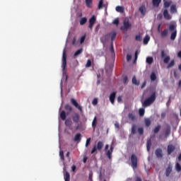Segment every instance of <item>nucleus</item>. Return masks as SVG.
Here are the masks:
<instances>
[{"label":"nucleus","instance_id":"obj_25","mask_svg":"<svg viewBox=\"0 0 181 181\" xmlns=\"http://www.w3.org/2000/svg\"><path fill=\"white\" fill-rule=\"evenodd\" d=\"M128 118L131 121H135V119H136V117H135V115L134 113H129Z\"/></svg>","mask_w":181,"mask_h":181},{"label":"nucleus","instance_id":"obj_64","mask_svg":"<svg viewBox=\"0 0 181 181\" xmlns=\"http://www.w3.org/2000/svg\"><path fill=\"white\" fill-rule=\"evenodd\" d=\"M177 56L180 57V59H181V51L178 52Z\"/></svg>","mask_w":181,"mask_h":181},{"label":"nucleus","instance_id":"obj_4","mask_svg":"<svg viewBox=\"0 0 181 181\" xmlns=\"http://www.w3.org/2000/svg\"><path fill=\"white\" fill-rule=\"evenodd\" d=\"M169 30H170V32H172L170 35V40H175V39H176V36H177V30H176V25L175 24L170 25Z\"/></svg>","mask_w":181,"mask_h":181},{"label":"nucleus","instance_id":"obj_38","mask_svg":"<svg viewBox=\"0 0 181 181\" xmlns=\"http://www.w3.org/2000/svg\"><path fill=\"white\" fill-rule=\"evenodd\" d=\"M132 134L133 135H135V134H136V124H133L132 127Z\"/></svg>","mask_w":181,"mask_h":181},{"label":"nucleus","instance_id":"obj_1","mask_svg":"<svg viewBox=\"0 0 181 181\" xmlns=\"http://www.w3.org/2000/svg\"><path fill=\"white\" fill-rule=\"evenodd\" d=\"M156 100V92H153L150 97L146 98V100L142 103V106L144 108H146V107H149L150 105H152L153 103H155Z\"/></svg>","mask_w":181,"mask_h":181},{"label":"nucleus","instance_id":"obj_13","mask_svg":"<svg viewBox=\"0 0 181 181\" xmlns=\"http://www.w3.org/2000/svg\"><path fill=\"white\" fill-rule=\"evenodd\" d=\"M123 25L124 26L121 27V30H128V29L131 28V24H129V22L128 21H124Z\"/></svg>","mask_w":181,"mask_h":181},{"label":"nucleus","instance_id":"obj_39","mask_svg":"<svg viewBox=\"0 0 181 181\" xmlns=\"http://www.w3.org/2000/svg\"><path fill=\"white\" fill-rule=\"evenodd\" d=\"M164 2V8H169L170 6L172 1H167L166 0L163 1Z\"/></svg>","mask_w":181,"mask_h":181},{"label":"nucleus","instance_id":"obj_57","mask_svg":"<svg viewBox=\"0 0 181 181\" xmlns=\"http://www.w3.org/2000/svg\"><path fill=\"white\" fill-rule=\"evenodd\" d=\"M127 81H128V76H124V77L123 78V83H124V84H127Z\"/></svg>","mask_w":181,"mask_h":181},{"label":"nucleus","instance_id":"obj_6","mask_svg":"<svg viewBox=\"0 0 181 181\" xmlns=\"http://www.w3.org/2000/svg\"><path fill=\"white\" fill-rule=\"evenodd\" d=\"M104 148V143L103 141H99L96 146H94L91 151V153H94L96 151H101Z\"/></svg>","mask_w":181,"mask_h":181},{"label":"nucleus","instance_id":"obj_37","mask_svg":"<svg viewBox=\"0 0 181 181\" xmlns=\"http://www.w3.org/2000/svg\"><path fill=\"white\" fill-rule=\"evenodd\" d=\"M173 66H175V59L170 61V62L167 66V69H171V67H173Z\"/></svg>","mask_w":181,"mask_h":181},{"label":"nucleus","instance_id":"obj_44","mask_svg":"<svg viewBox=\"0 0 181 181\" xmlns=\"http://www.w3.org/2000/svg\"><path fill=\"white\" fill-rule=\"evenodd\" d=\"M159 131H160V125H158L154 128L153 132L154 134H158V132H159Z\"/></svg>","mask_w":181,"mask_h":181},{"label":"nucleus","instance_id":"obj_21","mask_svg":"<svg viewBox=\"0 0 181 181\" xmlns=\"http://www.w3.org/2000/svg\"><path fill=\"white\" fill-rule=\"evenodd\" d=\"M64 179L65 181H70V173L68 171L64 173Z\"/></svg>","mask_w":181,"mask_h":181},{"label":"nucleus","instance_id":"obj_16","mask_svg":"<svg viewBox=\"0 0 181 181\" xmlns=\"http://www.w3.org/2000/svg\"><path fill=\"white\" fill-rule=\"evenodd\" d=\"M110 37H111V34L107 33V35H105L104 37H102L100 40L101 42H103V43H105L106 42H108L110 40Z\"/></svg>","mask_w":181,"mask_h":181},{"label":"nucleus","instance_id":"obj_2","mask_svg":"<svg viewBox=\"0 0 181 181\" xmlns=\"http://www.w3.org/2000/svg\"><path fill=\"white\" fill-rule=\"evenodd\" d=\"M64 110L65 111L62 110L59 115V117L61 119H62V121H66L67 115H70V114H71V111H73V107H71V105L66 104L64 105Z\"/></svg>","mask_w":181,"mask_h":181},{"label":"nucleus","instance_id":"obj_52","mask_svg":"<svg viewBox=\"0 0 181 181\" xmlns=\"http://www.w3.org/2000/svg\"><path fill=\"white\" fill-rule=\"evenodd\" d=\"M84 40H86V35H83L81 37V40H80L81 45H83V43H84Z\"/></svg>","mask_w":181,"mask_h":181},{"label":"nucleus","instance_id":"obj_23","mask_svg":"<svg viewBox=\"0 0 181 181\" xmlns=\"http://www.w3.org/2000/svg\"><path fill=\"white\" fill-rule=\"evenodd\" d=\"M74 142H77L78 141H81V134L77 133L74 139Z\"/></svg>","mask_w":181,"mask_h":181},{"label":"nucleus","instance_id":"obj_17","mask_svg":"<svg viewBox=\"0 0 181 181\" xmlns=\"http://www.w3.org/2000/svg\"><path fill=\"white\" fill-rule=\"evenodd\" d=\"M155 154L158 158L163 157V153L162 149H160V148H157L156 150Z\"/></svg>","mask_w":181,"mask_h":181},{"label":"nucleus","instance_id":"obj_54","mask_svg":"<svg viewBox=\"0 0 181 181\" xmlns=\"http://www.w3.org/2000/svg\"><path fill=\"white\" fill-rule=\"evenodd\" d=\"M119 23V20H118V18L115 19V20L113 21V25H118Z\"/></svg>","mask_w":181,"mask_h":181},{"label":"nucleus","instance_id":"obj_42","mask_svg":"<svg viewBox=\"0 0 181 181\" xmlns=\"http://www.w3.org/2000/svg\"><path fill=\"white\" fill-rule=\"evenodd\" d=\"M144 122H145V124H146V127H151V119H144Z\"/></svg>","mask_w":181,"mask_h":181},{"label":"nucleus","instance_id":"obj_14","mask_svg":"<svg viewBox=\"0 0 181 181\" xmlns=\"http://www.w3.org/2000/svg\"><path fill=\"white\" fill-rule=\"evenodd\" d=\"M176 147L175 146L170 144L168 146V155H171L173 152H174Z\"/></svg>","mask_w":181,"mask_h":181},{"label":"nucleus","instance_id":"obj_36","mask_svg":"<svg viewBox=\"0 0 181 181\" xmlns=\"http://www.w3.org/2000/svg\"><path fill=\"white\" fill-rule=\"evenodd\" d=\"M146 63H148V64H152V63H153V57H147Z\"/></svg>","mask_w":181,"mask_h":181},{"label":"nucleus","instance_id":"obj_11","mask_svg":"<svg viewBox=\"0 0 181 181\" xmlns=\"http://www.w3.org/2000/svg\"><path fill=\"white\" fill-rule=\"evenodd\" d=\"M95 16H93L90 19H89V25L88 28L90 29V30H93V26H94V23H95Z\"/></svg>","mask_w":181,"mask_h":181},{"label":"nucleus","instance_id":"obj_31","mask_svg":"<svg viewBox=\"0 0 181 181\" xmlns=\"http://www.w3.org/2000/svg\"><path fill=\"white\" fill-rule=\"evenodd\" d=\"M96 127H97V117H95L92 122V127L93 129H95Z\"/></svg>","mask_w":181,"mask_h":181},{"label":"nucleus","instance_id":"obj_53","mask_svg":"<svg viewBox=\"0 0 181 181\" xmlns=\"http://www.w3.org/2000/svg\"><path fill=\"white\" fill-rule=\"evenodd\" d=\"M92 104L93 105H97V104H98V100H97V98L93 99V100L92 101Z\"/></svg>","mask_w":181,"mask_h":181},{"label":"nucleus","instance_id":"obj_8","mask_svg":"<svg viewBox=\"0 0 181 181\" xmlns=\"http://www.w3.org/2000/svg\"><path fill=\"white\" fill-rule=\"evenodd\" d=\"M67 54H66V49H64L62 54V70L64 71L66 70V66H67Z\"/></svg>","mask_w":181,"mask_h":181},{"label":"nucleus","instance_id":"obj_19","mask_svg":"<svg viewBox=\"0 0 181 181\" xmlns=\"http://www.w3.org/2000/svg\"><path fill=\"white\" fill-rule=\"evenodd\" d=\"M160 2H162V0H152L153 6L154 8H158Z\"/></svg>","mask_w":181,"mask_h":181},{"label":"nucleus","instance_id":"obj_30","mask_svg":"<svg viewBox=\"0 0 181 181\" xmlns=\"http://www.w3.org/2000/svg\"><path fill=\"white\" fill-rule=\"evenodd\" d=\"M149 40H151V37H149V35H146L144 38V44L148 45Z\"/></svg>","mask_w":181,"mask_h":181},{"label":"nucleus","instance_id":"obj_7","mask_svg":"<svg viewBox=\"0 0 181 181\" xmlns=\"http://www.w3.org/2000/svg\"><path fill=\"white\" fill-rule=\"evenodd\" d=\"M109 145L106 144L105 147V150L106 151V156H107L108 159H111L112 152L114 151V146H111L110 150H108Z\"/></svg>","mask_w":181,"mask_h":181},{"label":"nucleus","instance_id":"obj_61","mask_svg":"<svg viewBox=\"0 0 181 181\" xmlns=\"http://www.w3.org/2000/svg\"><path fill=\"white\" fill-rule=\"evenodd\" d=\"M66 158H68V159L70 160V152H69V151H68V152L66 153Z\"/></svg>","mask_w":181,"mask_h":181},{"label":"nucleus","instance_id":"obj_63","mask_svg":"<svg viewBox=\"0 0 181 181\" xmlns=\"http://www.w3.org/2000/svg\"><path fill=\"white\" fill-rule=\"evenodd\" d=\"M135 181H142V178H141L140 177H137Z\"/></svg>","mask_w":181,"mask_h":181},{"label":"nucleus","instance_id":"obj_40","mask_svg":"<svg viewBox=\"0 0 181 181\" xmlns=\"http://www.w3.org/2000/svg\"><path fill=\"white\" fill-rule=\"evenodd\" d=\"M139 114L140 117H144V115H145V109L140 108L139 110Z\"/></svg>","mask_w":181,"mask_h":181},{"label":"nucleus","instance_id":"obj_55","mask_svg":"<svg viewBox=\"0 0 181 181\" xmlns=\"http://www.w3.org/2000/svg\"><path fill=\"white\" fill-rule=\"evenodd\" d=\"M110 52H111V53L115 54V53H114V45H113L112 42L111 46H110Z\"/></svg>","mask_w":181,"mask_h":181},{"label":"nucleus","instance_id":"obj_47","mask_svg":"<svg viewBox=\"0 0 181 181\" xmlns=\"http://www.w3.org/2000/svg\"><path fill=\"white\" fill-rule=\"evenodd\" d=\"M59 156L62 160H64V152L63 151H59Z\"/></svg>","mask_w":181,"mask_h":181},{"label":"nucleus","instance_id":"obj_33","mask_svg":"<svg viewBox=\"0 0 181 181\" xmlns=\"http://www.w3.org/2000/svg\"><path fill=\"white\" fill-rule=\"evenodd\" d=\"M150 78H151V81H156V74H155V72H152L151 74Z\"/></svg>","mask_w":181,"mask_h":181},{"label":"nucleus","instance_id":"obj_41","mask_svg":"<svg viewBox=\"0 0 181 181\" xmlns=\"http://www.w3.org/2000/svg\"><path fill=\"white\" fill-rule=\"evenodd\" d=\"M175 170L177 172H181V165L179 163H176L175 164Z\"/></svg>","mask_w":181,"mask_h":181},{"label":"nucleus","instance_id":"obj_9","mask_svg":"<svg viewBox=\"0 0 181 181\" xmlns=\"http://www.w3.org/2000/svg\"><path fill=\"white\" fill-rule=\"evenodd\" d=\"M161 59H163V63L165 64H168V63L170 62V56L166 54V52H165V50L161 51Z\"/></svg>","mask_w":181,"mask_h":181},{"label":"nucleus","instance_id":"obj_59","mask_svg":"<svg viewBox=\"0 0 181 181\" xmlns=\"http://www.w3.org/2000/svg\"><path fill=\"white\" fill-rule=\"evenodd\" d=\"M162 18H163V16H162L161 13H160V14H158V15L157 16V18L159 19L160 21V19H162Z\"/></svg>","mask_w":181,"mask_h":181},{"label":"nucleus","instance_id":"obj_12","mask_svg":"<svg viewBox=\"0 0 181 181\" xmlns=\"http://www.w3.org/2000/svg\"><path fill=\"white\" fill-rule=\"evenodd\" d=\"M163 15L164 19H165L166 21H170V19H172V16L169 14V11H168V9L164 10Z\"/></svg>","mask_w":181,"mask_h":181},{"label":"nucleus","instance_id":"obj_50","mask_svg":"<svg viewBox=\"0 0 181 181\" xmlns=\"http://www.w3.org/2000/svg\"><path fill=\"white\" fill-rule=\"evenodd\" d=\"M90 142H91V138H88L86 139V148L88 146V145H90Z\"/></svg>","mask_w":181,"mask_h":181},{"label":"nucleus","instance_id":"obj_22","mask_svg":"<svg viewBox=\"0 0 181 181\" xmlns=\"http://www.w3.org/2000/svg\"><path fill=\"white\" fill-rule=\"evenodd\" d=\"M139 11L141 12V15H145V13H146V8L145 6H140Z\"/></svg>","mask_w":181,"mask_h":181},{"label":"nucleus","instance_id":"obj_45","mask_svg":"<svg viewBox=\"0 0 181 181\" xmlns=\"http://www.w3.org/2000/svg\"><path fill=\"white\" fill-rule=\"evenodd\" d=\"M165 136H169L170 135V127H168L165 131Z\"/></svg>","mask_w":181,"mask_h":181},{"label":"nucleus","instance_id":"obj_27","mask_svg":"<svg viewBox=\"0 0 181 181\" xmlns=\"http://www.w3.org/2000/svg\"><path fill=\"white\" fill-rule=\"evenodd\" d=\"M110 37H111V40H112V42H114V40H115V37H117V33L112 32V33H110Z\"/></svg>","mask_w":181,"mask_h":181},{"label":"nucleus","instance_id":"obj_10","mask_svg":"<svg viewBox=\"0 0 181 181\" xmlns=\"http://www.w3.org/2000/svg\"><path fill=\"white\" fill-rule=\"evenodd\" d=\"M71 103L72 105L76 107L80 111L81 114H83V107L78 105V103H77V100H75L74 98H71Z\"/></svg>","mask_w":181,"mask_h":181},{"label":"nucleus","instance_id":"obj_34","mask_svg":"<svg viewBox=\"0 0 181 181\" xmlns=\"http://www.w3.org/2000/svg\"><path fill=\"white\" fill-rule=\"evenodd\" d=\"M168 33H169V31L168 30V29H165V30H163V32H161L160 35H161L162 37H166V36H168Z\"/></svg>","mask_w":181,"mask_h":181},{"label":"nucleus","instance_id":"obj_58","mask_svg":"<svg viewBox=\"0 0 181 181\" xmlns=\"http://www.w3.org/2000/svg\"><path fill=\"white\" fill-rule=\"evenodd\" d=\"M115 128H117V129H119V123H118L117 122H116L115 123Z\"/></svg>","mask_w":181,"mask_h":181},{"label":"nucleus","instance_id":"obj_15","mask_svg":"<svg viewBox=\"0 0 181 181\" xmlns=\"http://www.w3.org/2000/svg\"><path fill=\"white\" fill-rule=\"evenodd\" d=\"M65 125L66 127H68L69 129H73L71 127V125H73V121H71V119H65Z\"/></svg>","mask_w":181,"mask_h":181},{"label":"nucleus","instance_id":"obj_48","mask_svg":"<svg viewBox=\"0 0 181 181\" xmlns=\"http://www.w3.org/2000/svg\"><path fill=\"white\" fill-rule=\"evenodd\" d=\"M135 40H137V42H141L142 41V37L141 36V35H136Z\"/></svg>","mask_w":181,"mask_h":181},{"label":"nucleus","instance_id":"obj_49","mask_svg":"<svg viewBox=\"0 0 181 181\" xmlns=\"http://www.w3.org/2000/svg\"><path fill=\"white\" fill-rule=\"evenodd\" d=\"M138 132H139V135H143L144 134V128H142V127L139 128Z\"/></svg>","mask_w":181,"mask_h":181},{"label":"nucleus","instance_id":"obj_60","mask_svg":"<svg viewBox=\"0 0 181 181\" xmlns=\"http://www.w3.org/2000/svg\"><path fill=\"white\" fill-rule=\"evenodd\" d=\"M134 59L136 60L138 59V51L135 52Z\"/></svg>","mask_w":181,"mask_h":181},{"label":"nucleus","instance_id":"obj_3","mask_svg":"<svg viewBox=\"0 0 181 181\" xmlns=\"http://www.w3.org/2000/svg\"><path fill=\"white\" fill-rule=\"evenodd\" d=\"M72 121L75 124H77V125L75 127L76 131H78V129H80L81 128L82 123L80 122V115L78 113L75 112L71 115Z\"/></svg>","mask_w":181,"mask_h":181},{"label":"nucleus","instance_id":"obj_24","mask_svg":"<svg viewBox=\"0 0 181 181\" xmlns=\"http://www.w3.org/2000/svg\"><path fill=\"white\" fill-rule=\"evenodd\" d=\"M170 13H177V8H176V5H172L170 6Z\"/></svg>","mask_w":181,"mask_h":181},{"label":"nucleus","instance_id":"obj_43","mask_svg":"<svg viewBox=\"0 0 181 181\" xmlns=\"http://www.w3.org/2000/svg\"><path fill=\"white\" fill-rule=\"evenodd\" d=\"M86 6L88 8H91V4H93V0H86Z\"/></svg>","mask_w":181,"mask_h":181},{"label":"nucleus","instance_id":"obj_29","mask_svg":"<svg viewBox=\"0 0 181 181\" xmlns=\"http://www.w3.org/2000/svg\"><path fill=\"white\" fill-rule=\"evenodd\" d=\"M86 23H87V18L83 17V18H81L80 25L81 26H83V25H86Z\"/></svg>","mask_w":181,"mask_h":181},{"label":"nucleus","instance_id":"obj_28","mask_svg":"<svg viewBox=\"0 0 181 181\" xmlns=\"http://www.w3.org/2000/svg\"><path fill=\"white\" fill-rule=\"evenodd\" d=\"M104 6H105V5H104V0H100L98 6V9H103Z\"/></svg>","mask_w":181,"mask_h":181},{"label":"nucleus","instance_id":"obj_56","mask_svg":"<svg viewBox=\"0 0 181 181\" xmlns=\"http://www.w3.org/2000/svg\"><path fill=\"white\" fill-rule=\"evenodd\" d=\"M132 59V56L131 54L127 55V62H129Z\"/></svg>","mask_w":181,"mask_h":181},{"label":"nucleus","instance_id":"obj_35","mask_svg":"<svg viewBox=\"0 0 181 181\" xmlns=\"http://www.w3.org/2000/svg\"><path fill=\"white\" fill-rule=\"evenodd\" d=\"M116 11H117V12H120V13H123V12H124V7L123 6H116Z\"/></svg>","mask_w":181,"mask_h":181},{"label":"nucleus","instance_id":"obj_32","mask_svg":"<svg viewBox=\"0 0 181 181\" xmlns=\"http://www.w3.org/2000/svg\"><path fill=\"white\" fill-rule=\"evenodd\" d=\"M81 53H83V48H81L79 49H78L74 54V57H77V56L81 54Z\"/></svg>","mask_w":181,"mask_h":181},{"label":"nucleus","instance_id":"obj_26","mask_svg":"<svg viewBox=\"0 0 181 181\" xmlns=\"http://www.w3.org/2000/svg\"><path fill=\"white\" fill-rule=\"evenodd\" d=\"M151 146H152V141L151 139H148L146 143V148H147L148 152H149V151H151Z\"/></svg>","mask_w":181,"mask_h":181},{"label":"nucleus","instance_id":"obj_46","mask_svg":"<svg viewBox=\"0 0 181 181\" xmlns=\"http://www.w3.org/2000/svg\"><path fill=\"white\" fill-rule=\"evenodd\" d=\"M132 83L133 84H135V86H139V82H138V81H136V77L134 76L132 78Z\"/></svg>","mask_w":181,"mask_h":181},{"label":"nucleus","instance_id":"obj_62","mask_svg":"<svg viewBox=\"0 0 181 181\" xmlns=\"http://www.w3.org/2000/svg\"><path fill=\"white\" fill-rule=\"evenodd\" d=\"M76 165H72V167H71V170H72V172H75L76 171Z\"/></svg>","mask_w":181,"mask_h":181},{"label":"nucleus","instance_id":"obj_5","mask_svg":"<svg viewBox=\"0 0 181 181\" xmlns=\"http://www.w3.org/2000/svg\"><path fill=\"white\" fill-rule=\"evenodd\" d=\"M130 160L132 162V168L133 169H136L138 168V157L135 154H132L130 157Z\"/></svg>","mask_w":181,"mask_h":181},{"label":"nucleus","instance_id":"obj_18","mask_svg":"<svg viewBox=\"0 0 181 181\" xmlns=\"http://www.w3.org/2000/svg\"><path fill=\"white\" fill-rule=\"evenodd\" d=\"M170 173H172V165H169L165 170V176L169 177V176H170Z\"/></svg>","mask_w":181,"mask_h":181},{"label":"nucleus","instance_id":"obj_51","mask_svg":"<svg viewBox=\"0 0 181 181\" xmlns=\"http://www.w3.org/2000/svg\"><path fill=\"white\" fill-rule=\"evenodd\" d=\"M86 67H91V60L88 59L87 63L86 64Z\"/></svg>","mask_w":181,"mask_h":181},{"label":"nucleus","instance_id":"obj_20","mask_svg":"<svg viewBox=\"0 0 181 181\" xmlns=\"http://www.w3.org/2000/svg\"><path fill=\"white\" fill-rule=\"evenodd\" d=\"M117 93L113 92L110 94V101L112 104H114L115 101V95H116Z\"/></svg>","mask_w":181,"mask_h":181}]
</instances>
